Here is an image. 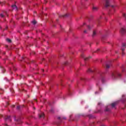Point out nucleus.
<instances>
[{
	"label": "nucleus",
	"instance_id": "nucleus-1",
	"mask_svg": "<svg viewBox=\"0 0 126 126\" xmlns=\"http://www.w3.org/2000/svg\"><path fill=\"white\" fill-rule=\"evenodd\" d=\"M122 76V74L119 73L117 71H115L112 74V77L113 79H117V78H119Z\"/></svg>",
	"mask_w": 126,
	"mask_h": 126
},
{
	"label": "nucleus",
	"instance_id": "nucleus-2",
	"mask_svg": "<svg viewBox=\"0 0 126 126\" xmlns=\"http://www.w3.org/2000/svg\"><path fill=\"white\" fill-rule=\"evenodd\" d=\"M14 121H15L17 124H21V123H22V121H21V118H20V117L16 119V117L15 116H14Z\"/></svg>",
	"mask_w": 126,
	"mask_h": 126
},
{
	"label": "nucleus",
	"instance_id": "nucleus-3",
	"mask_svg": "<svg viewBox=\"0 0 126 126\" xmlns=\"http://www.w3.org/2000/svg\"><path fill=\"white\" fill-rule=\"evenodd\" d=\"M105 1V7H109L110 6V0H104Z\"/></svg>",
	"mask_w": 126,
	"mask_h": 126
},
{
	"label": "nucleus",
	"instance_id": "nucleus-4",
	"mask_svg": "<svg viewBox=\"0 0 126 126\" xmlns=\"http://www.w3.org/2000/svg\"><path fill=\"white\" fill-rule=\"evenodd\" d=\"M120 32L121 34H125L126 33V28H122L120 30Z\"/></svg>",
	"mask_w": 126,
	"mask_h": 126
},
{
	"label": "nucleus",
	"instance_id": "nucleus-5",
	"mask_svg": "<svg viewBox=\"0 0 126 126\" xmlns=\"http://www.w3.org/2000/svg\"><path fill=\"white\" fill-rule=\"evenodd\" d=\"M98 9H99L98 7L93 6L92 10L93 11H98Z\"/></svg>",
	"mask_w": 126,
	"mask_h": 126
},
{
	"label": "nucleus",
	"instance_id": "nucleus-6",
	"mask_svg": "<svg viewBox=\"0 0 126 126\" xmlns=\"http://www.w3.org/2000/svg\"><path fill=\"white\" fill-rule=\"evenodd\" d=\"M5 121H7V120H8V121H9V122H11V118L10 116H6V117L5 118Z\"/></svg>",
	"mask_w": 126,
	"mask_h": 126
},
{
	"label": "nucleus",
	"instance_id": "nucleus-7",
	"mask_svg": "<svg viewBox=\"0 0 126 126\" xmlns=\"http://www.w3.org/2000/svg\"><path fill=\"white\" fill-rule=\"evenodd\" d=\"M39 119H41V118L44 119L45 118V114H44V113H41V114H39Z\"/></svg>",
	"mask_w": 126,
	"mask_h": 126
},
{
	"label": "nucleus",
	"instance_id": "nucleus-8",
	"mask_svg": "<svg viewBox=\"0 0 126 126\" xmlns=\"http://www.w3.org/2000/svg\"><path fill=\"white\" fill-rule=\"evenodd\" d=\"M58 120H60V121H63V120H66V118H65V117H58Z\"/></svg>",
	"mask_w": 126,
	"mask_h": 126
},
{
	"label": "nucleus",
	"instance_id": "nucleus-9",
	"mask_svg": "<svg viewBox=\"0 0 126 126\" xmlns=\"http://www.w3.org/2000/svg\"><path fill=\"white\" fill-rule=\"evenodd\" d=\"M67 16H68V14L61 15L59 16L60 17H67Z\"/></svg>",
	"mask_w": 126,
	"mask_h": 126
},
{
	"label": "nucleus",
	"instance_id": "nucleus-10",
	"mask_svg": "<svg viewBox=\"0 0 126 126\" xmlns=\"http://www.w3.org/2000/svg\"><path fill=\"white\" fill-rule=\"evenodd\" d=\"M0 70H1L2 73H4V71H5V69L2 66L0 67Z\"/></svg>",
	"mask_w": 126,
	"mask_h": 126
},
{
	"label": "nucleus",
	"instance_id": "nucleus-11",
	"mask_svg": "<svg viewBox=\"0 0 126 126\" xmlns=\"http://www.w3.org/2000/svg\"><path fill=\"white\" fill-rule=\"evenodd\" d=\"M12 7L13 9H15V10H17V6H16V5H12Z\"/></svg>",
	"mask_w": 126,
	"mask_h": 126
},
{
	"label": "nucleus",
	"instance_id": "nucleus-12",
	"mask_svg": "<svg viewBox=\"0 0 126 126\" xmlns=\"http://www.w3.org/2000/svg\"><path fill=\"white\" fill-rule=\"evenodd\" d=\"M116 105H117V102H114L111 104V107H112V108H115Z\"/></svg>",
	"mask_w": 126,
	"mask_h": 126
},
{
	"label": "nucleus",
	"instance_id": "nucleus-13",
	"mask_svg": "<svg viewBox=\"0 0 126 126\" xmlns=\"http://www.w3.org/2000/svg\"><path fill=\"white\" fill-rule=\"evenodd\" d=\"M95 36H96V31H94L93 32L92 36L95 37Z\"/></svg>",
	"mask_w": 126,
	"mask_h": 126
},
{
	"label": "nucleus",
	"instance_id": "nucleus-14",
	"mask_svg": "<svg viewBox=\"0 0 126 126\" xmlns=\"http://www.w3.org/2000/svg\"><path fill=\"white\" fill-rule=\"evenodd\" d=\"M110 66H111V65H110V64H106V68L107 69L110 68Z\"/></svg>",
	"mask_w": 126,
	"mask_h": 126
},
{
	"label": "nucleus",
	"instance_id": "nucleus-15",
	"mask_svg": "<svg viewBox=\"0 0 126 126\" xmlns=\"http://www.w3.org/2000/svg\"><path fill=\"white\" fill-rule=\"evenodd\" d=\"M6 41L7 42H8V43H11V39H9V38H7L6 39Z\"/></svg>",
	"mask_w": 126,
	"mask_h": 126
},
{
	"label": "nucleus",
	"instance_id": "nucleus-16",
	"mask_svg": "<svg viewBox=\"0 0 126 126\" xmlns=\"http://www.w3.org/2000/svg\"><path fill=\"white\" fill-rule=\"evenodd\" d=\"M111 7H112V8H113L114 10H115V9H116V8H117V6L111 5Z\"/></svg>",
	"mask_w": 126,
	"mask_h": 126
},
{
	"label": "nucleus",
	"instance_id": "nucleus-17",
	"mask_svg": "<svg viewBox=\"0 0 126 126\" xmlns=\"http://www.w3.org/2000/svg\"><path fill=\"white\" fill-rule=\"evenodd\" d=\"M89 59H91V57H87L86 58H84V60H85V61H88V60H89Z\"/></svg>",
	"mask_w": 126,
	"mask_h": 126
},
{
	"label": "nucleus",
	"instance_id": "nucleus-18",
	"mask_svg": "<svg viewBox=\"0 0 126 126\" xmlns=\"http://www.w3.org/2000/svg\"><path fill=\"white\" fill-rule=\"evenodd\" d=\"M122 56H124V55H125V52H124V51H125V48H122Z\"/></svg>",
	"mask_w": 126,
	"mask_h": 126
},
{
	"label": "nucleus",
	"instance_id": "nucleus-19",
	"mask_svg": "<svg viewBox=\"0 0 126 126\" xmlns=\"http://www.w3.org/2000/svg\"><path fill=\"white\" fill-rule=\"evenodd\" d=\"M87 72H93V70H91V69L89 68L87 70Z\"/></svg>",
	"mask_w": 126,
	"mask_h": 126
},
{
	"label": "nucleus",
	"instance_id": "nucleus-20",
	"mask_svg": "<svg viewBox=\"0 0 126 126\" xmlns=\"http://www.w3.org/2000/svg\"><path fill=\"white\" fill-rule=\"evenodd\" d=\"M32 24H33V25H35V24H36L37 23V21H36L35 20H33L32 22Z\"/></svg>",
	"mask_w": 126,
	"mask_h": 126
},
{
	"label": "nucleus",
	"instance_id": "nucleus-21",
	"mask_svg": "<svg viewBox=\"0 0 126 126\" xmlns=\"http://www.w3.org/2000/svg\"><path fill=\"white\" fill-rule=\"evenodd\" d=\"M109 111H110V109L106 108L105 110V112H109Z\"/></svg>",
	"mask_w": 126,
	"mask_h": 126
},
{
	"label": "nucleus",
	"instance_id": "nucleus-22",
	"mask_svg": "<svg viewBox=\"0 0 126 126\" xmlns=\"http://www.w3.org/2000/svg\"><path fill=\"white\" fill-rule=\"evenodd\" d=\"M125 47H126V43H123L122 44V47H123V48H125Z\"/></svg>",
	"mask_w": 126,
	"mask_h": 126
},
{
	"label": "nucleus",
	"instance_id": "nucleus-23",
	"mask_svg": "<svg viewBox=\"0 0 126 126\" xmlns=\"http://www.w3.org/2000/svg\"><path fill=\"white\" fill-rule=\"evenodd\" d=\"M20 108H21V106H17V110H20Z\"/></svg>",
	"mask_w": 126,
	"mask_h": 126
},
{
	"label": "nucleus",
	"instance_id": "nucleus-24",
	"mask_svg": "<svg viewBox=\"0 0 126 126\" xmlns=\"http://www.w3.org/2000/svg\"><path fill=\"white\" fill-rule=\"evenodd\" d=\"M123 17H125V18L126 19V13H124L123 14Z\"/></svg>",
	"mask_w": 126,
	"mask_h": 126
},
{
	"label": "nucleus",
	"instance_id": "nucleus-25",
	"mask_svg": "<svg viewBox=\"0 0 126 126\" xmlns=\"http://www.w3.org/2000/svg\"><path fill=\"white\" fill-rule=\"evenodd\" d=\"M99 51H100V49H98L96 51H94V53H98V52H99Z\"/></svg>",
	"mask_w": 126,
	"mask_h": 126
},
{
	"label": "nucleus",
	"instance_id": "nucleus-26",
	"mask_svg": "<svg viewBox=\"0 0 126 126\" xmlns=\"http://www.w3.org/2000/svg\"><path fill=\"white\" fill-rule=\"evenodd\" d=\"M32 55H35V53L34 51H32L31 53H30V55H32Z\"/></svg>",
	"mask_w": 126,
	"mask_h": 126
},
{
	"label": "nucleus",
	"instance_id": "nucleus-27",
	"mask_svg": "<svg viewBox=\"0 0 126 126\" xmlns=\"http://www.w3.org/2000/svg\"><path fill=\"white\" fill-rule=\"evenodd\" d=\"M88 30H90L91 29V27H90V26H88Z\"/></svg>",
	"mask_w": 126,
	"mask_h": 126
},
{
	"label": "nucleus",
	"instance_id": "nucleus-28",
	"mask_svg": "<svg viewBox=\"0 0 126 126\" xmlns=\"http://www.w3.org/2000/svg\"><path fill=\"white\" fill-rule=\"evenodd\" d=\"M0 16L1 17H4V15H3V14H0Z\"/></svg>",
	"mask_w": 126,
	"mask_h": 126
},
{
	"label": "nucleus",
	"instance_id": "nucleus-29",
	"mask_svg": "<svg viewBox=\"0 0 126 126\" xmlns=\"http://www.w3.org/2000/svg\"><path fill=\"white\" fill-rule=\"evenodd\" d=\"M101 81H102V83H104V81H105V79L102 78V79H101Z\"/></svg>",
	"mask_w": 126,
	"mask_h": 126
},
{
	"label": "nucleus",
	"instance_id": "nucleus-30",
	"mask_svg": "<svg viewBox=\"0 0 126 126\" xmlns=\"http://www.w3.org/2000/svg\"><path fill=\"white\" fill-rule=\"evenodd\" d=\"M84 33L86 34V33H87V30H86L84 31Z\"/></svg>",
	"mask_w": 126,
	"mask_h": 126
},
{
	"label": "nucleus",
	"instance_id": "nucleus-31",
	"mask_svg": "<svg viewBox=\"0 0 126 126\" xmlns=\"http://www.w3.org/2000/svg\"><path fill=\"white\" fill-rule=\"evenodd\" d=\"M125 71V68H124V67H123L122 68V72H124Z\"/></svg>",
	"mask_w": 126,
	"mask_h": 126
},
{
	"label": "nucleus",
	"instance_id": "nucleus-32",
	"mask_svg": "<svg viewBox=\"0 0 126 126\" xmlns=\"http://www.w3.org/2000/svg\"><path fill=\"white\" fill-rule=\"evenodd\" d=\"M50 112H51L52 113H53V109H52L50 110Z\"/></svg>",
	"mask_w": 126,
	"mask_h": 126
},
{
	"label": "nucleus",
	"instance_id": "nucleus-33",
	"mask_svg": "<svg viewBox=\"0 0 126 126\" xmlns=\"http://www.w3.org/2000/svg\"><path fill=\"white\" fill-rule=\"evenodd\" d=\"M15 107V105H12V108H14Z\"/></svg>",
	"mask_w": 126,
	"mask_h": 126
},
{
	"label": "nucleus",
	"instance_id": "nucleus-34",
	"mask_svg": "<svg viewBox=\"0 0 126 126\" xmlns=\"http://www.w3.org/2000/svg\"><path fill=\"white\" fill-rule=\"evenodd\" d=\"M81 57H82V58H84V55H82Z\"/></svg>",
	"mask_w": 126,
	"mask_h": 126
},
{
	"label": "nucleus",
	"instance_id": "nucleus-35",
	"mask_svg": "<svg viewBox=\"0 0 126 126\" xmlns=\"http://www.w3.org/2000/svg\"><path fill=\"white\" fill-rule=\"evenodd\" d=\"M99 90H100V91H101V90H102V89L101 88H100Z\"/></svg>",
	"mask_w": 126,
	"mask_h": 126
},
{
	"label": "nucleus",
	"instance_id": "nucleus-36",
	"mask_svg": "<svg viewBox=\"0 0 126 126\" xmlns=\"http://www.w3.org/2000/svg\"><path fill=\"white\" fill-rule=\"evenodd\" d=\"M36 108L35 107H33V110H35Z\"/></svg>",
	"mask_w": 126,
	"mask_h": 126
},
{
	"label": "nucleus",
	"instance_id": "nucleus-37",
	"mask_svg": "<svg viewBox=\"0 0 126 126\" xmlns=\"http://www.w3.org/2000/svg\"><path fill=\"white\" fill-rule=\"evenodd\" d=\"M42 71L44 72V69H42Z\"/></svg>",
	"mask_w": 126,
	"mask_h": 126
},
{
	"label": "nucleus",
	"instance_id": "nucleus-38",
	"mask_svg": "<svg viewBox=\"0 0 126 126\" xmlns=\"http://www.w3.org/2000/svg\"><path fill=\"white\" fill-rule=\"evenodd\" d=\"M100 104H101V103H98V105H100Z\"/></svg>",
	"mask_w": 126,
	"mask_h": 126
},
{
	"label": "nucleus",
	"instance_id": "nucleus-39",
	"mask_svg": "<svg viewBox=\"0 0 126 126\" xmlns=\"http://www.w3.org/2000/svg\"><path fill=\"white\" fill-rule=\"evenodd\" d=\"M86 24L85 23H84V25H85Z\"/></svg>",
	"mask_w": 126,
	"mask_h": 126
},
{
	"label": "nucleus",
	"instance_id": "nucleus-40",
	"mask_svg": "<svg viewBox=\"0 0 126 126\" xmlns=\"http://www.w3.org/2000/svg\"><path fill=\"white\" fill-rule=\"evenodd\" d=\"M23 60H24V57H22Z\"/></svg>",
	"mask_w": 126,
	"mask_h": 126
},
{
	"label": "nucleus",
	"instance_id": "nucleus-41",
	"mask_svg": "<svg viewBox=\"0 0 126 126\" xmlns=\"http://www.w3.org/2000/svg\"><path fill=\"white\" fill-rule=\"evenodd\" d=\"M5 29H7V27H6Z\"/></svg>",
	"mask_w": 126,
	"mask_h": 126
},
{
	"label": "nucleus",
	"instance_id": "nucleus-42",
	"mask_svg": "<svg viewBox=\"0 0 126 126\" xmlns=\"http://www.w3.org/2000/svg\"><path fill=\"white\" fill-rule=\"evenodd\" d=\"M7 105H9V103H7Z\"/></svg>",
	"mask_w": 126,
	"mask_h": 126
},
{
	"label": "nucleus",
	"instance_id": "nucleus-43",
	"mask_svg": "<svg viewBox=\"0 0 126 126\" xmlns=\"http://www.w3.org/2000/svg\"><path fill=\"white\" fill-rule=\"evenodd\" d=\"M5 125L7 126V124H5Z\"/></svg>",
	"mask_w": 126,
	"mask_h": 126
},
{
	"label": "nucleus",
	"instance_id": "nucleus-44",
	"mask_svg": "<svg viewBox=\"0 0 126 126\" xmlns=\"http://www.w3.org/2000/svg\"><path fill=\"white\" fill-rule=\"evenodd\" d=\"M3 54H4V55H5V53H4Z\"/></svg>",
	"mask_w": 126,
	"mask_h": 126
},
{
	"label": "nucleus",
	"instance_id": "nucleus-45",
	"mask_svg": "<svg viewBox=\"0 0 126 126\" xmlns=\"http://www.w3.org/2000/svg\"><path fill=\"white\" fill-rule=\"evenodd\" d=\"M101 126H105V125H102Z\"/></svg>",
	"mask_w": 126,
	"mask_h": 126
},
{
	"label": "nucleus",
	"instance_id": "nucleus-46",
	"mask_svg": "<svg viewBox=\"0 0 126 126\" xmlns=\"http://www.w3.org/2000/svg\"><path fill=\"white\" fill-rule=\"evenodd\" d=\"M46 2H47V1H45V3H46Z\"/></svg>",
	"mask_w": 126,
	"mask_h": 126
},
{
	"label": "nucleus",
	"instance_id": "nucleus-47",
	"mask_svg": "<svg viewBox=\"0 0 126 126\" xmlns=\"http://www.w3.org/2000/svg\"><path fill=\"white\" fill-rule=\"evenodd\" d=\"M1 3V2L0 1V4Z\"/></svg>",
	"mask_w": 126,
	"mask_h": 126
},
{
	"label": "nucleus",
	"instance_id": "nucleus-48",
	"mask_svg": "<svg viewBox=\"0 0 126 126\" xmlns=\"http://www.w3.org/2000/svg\"><path fill=\"white\" fill-rule=\"evenodd\" d=\"M66 63H65V64H66Z\"/></svg>",
	"mask_w": 126,
	"mask_h": 126
},
{
	"label": "nucleus",
	"instance_id": "nucleus-49",
	"mask_svg": "<svg viewBox=\"0 0 126 126\" xmlns=\"http://www.w3.org/2000/svg\"><path fill=\"white\" fill-rule=\"evenodd\" d=\"M14 69L15 70V68H14Z\"/></svg>",
	"mask_w": 126,
	"mask_h": 126
},
{
	"label": "nucleus",
	"instance_id": "nucleus-50",
	"mask_svg": "<svg viewBox=\"0 0 126 126\" xmlns=\"http://www.w3.org/2000/svg\"><path fill=\"white\" fill-rule=\"evenodd\" d=\"M96 85L98 86V84H97Z\"/></svg>",
	"mask_w": 126,
	"mask_h": 126
},
{
	"label": "nucleus",
	"instance_id": "nucleus-51",
	"mask_svg": "<svg viewBox=\"0 0 126 126\" xmlns=\"http://www.w3.org/2000/svg\"><path fill=\"white\" fill-rule=\"evenodd\" d=\"M100 75H102V74H100Z\"/></svg>",
	"mask_w": 126,
	"mask_h": 126
},
{
	"label": "nucleus",
	"instance_id": "nucleus-52",
	"mask_svg": "<svg viewBox=\"0 0 126 126\" xmlns=\"http://www.w3.org/2000/svg\"><path fill=\"white\" fill-rule=\"evenodd\" d=\"M95 93H97V92H95Z\"/></svg>",
	"mask_w": 126,
	"mask_h": 126
}]
</instances>
